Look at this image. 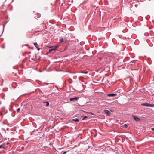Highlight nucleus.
I'll use <instances>...</instances> for the list:
<instances>
[{"label":"nucleus","instance_id":"f03ea898","mask_svg":"<svg viewBox=\"0 0 154 154\" xmlns=\"http://www.w3.org/2000/svg\"><path fill=\"white\" fill-rule=\"evenodd\" d=\"M132 116L136 121L137 122L140 121V119L137 116L135 115H132Z\"/></svg>","mask_w":154,"mask_h":154},{"label":"nucleus","instance_id":"423d86ee","mask_svg":"<svg viewBox=\"0 0 154 154\" xmlns=\"http://www.w3.org/2000/svg\"><path fill=\"white\" fill-rule=\"evenodd\" d=\"M34 44V45L35 46V47H36V48H37L38 50H39L40 48L38 47V44L36 43H35Z\"/></svg>","mask_w":154,"mask_h":154},{"label":"nucleus","instance_id":"0eeeda50","mask_svg":"<svg viewBox=\"0 0 154 154\" xmlns=\"http://www.w3.org/2000/svg\"><path fill=\"white\" fill-rule=\"evenodd\" d=\"M58 47V46L54 47V48L51 49L50 50V51H51L52 50H56V48H57Z\"/></svg>","mask_w":154,"mask_h":154},{"label":"nucleus","instance_id":"f3484780","mask_svg":"<svg viewBox=\"0 0 154 154\" xmlns=\"http://www.w3.org/2000/svg\"><path fill=\"white\" fill-rule=\"evenodd\" d=\"M2 145H0V148H2Z\"/></svg>","mask_w":154,"mask_h":154},{"label":"nucleus","instance_id":"20e7f679","mask_svg":"<svg viewBox=\"0 0 154 154\" xmlns=\"http://www.w3.org/2000/svg\"><path fill=\"white\" fill-rule=\"evenodd\" d=\"M79 99V98L78 97H74L72 98H71L70 99V101H76Z\"/></svg>","mask_w":154,"mask_h":154},{"label":"nucleus","instance_id":"7ed1b4c3","mask_svg":"<svg viewBox=\"0 0 154 154\" xmlns=\"http://www.w3.org/2000/svg\"><path fill=\"white\" fill-rule=\"evenodd\" d=\"M104 112H105L106 114V115L108 116H110L111 114V113L110 111L107 110H105Z\"/></svg>","mask_w":154,"mask_h":154},{"label":"nucleus","instance_id":"a211bd4d","mask_svg":"<svg viewBox=\"0 0 154 154\" xmlns=\"http://www.w3.org/2000/svg\"><path fill=\"white\" fill-rule=\"evenodd\" d=\"M9 144V143H7V145H8V144Z\"/></svg>","mask_w":154,"mask_h":154},{"label":"nucleus","instance_id":"1a4fd4ad","mask_svg":"<svg viewBox=\"0 0 154 154\" xmlns=\"http://www.w3.org/2000/svg\"><path fill=\"white\" fill-rule=\"evenodd\" d=\"M44 103H46V106H48L49 105V103L48 102H43Z\"/></svg>","mask_w":154,"mask_h":154},{"label":"nucleus","instance_id":"f8f14e48","mask_svg":"<svg viewBox=\"0 0 154 154\" xmlns=\"http://www.w3.org/2000/svg\"><path fill=\"white\" fill-rule=\"evenodd\" d=\"M83 117H84L82 119V120H84L85 118H87V116H83Z\"/></svg>","mask_w":154,"mask_h":154},{"label":"nucleus","instance_id":"39448f33","mask_svg":"<svg viewBox=\"0 0 154 154\" xmlns=\"http://www.w3.org/2000/svg\"><path fill=\"white\" fill-rule=\"evenodd\" d=\"M117 94L116 93L115 94H107V96L109 97H113L114 96H117Z\"/></svg>","mask_w":154,"mask_h":154},{"label":"nucleus","instance_id":"4468645a","mask_svg":"<svg viewBox=\"0 0 154 154\" xmlns=\"http://www.w3.org/2000/svg\"><path fill=\"white\" fill-rule=\"evenodd\" d=\"M82 73L87 74L88 73V72H82Z\"/></svg>","mask_w":154,"mask_h":154},{"label":"nucleus","instance_id":"ddd939ff","mask_svg":"<svg viewBox=\"0 0 154 154\" xmlns=\"http://www.w3.org/2000/svg\"><path fill=\"white\" fill-rule=\"evenodd\" d=\"M20 110V109L19 108L17 109V113H18Z\"/></svg>","mask_w":154,"mask_h":154},{"label":"nucleus","instance_id":"f257e3e1","mask_svg":"<svg viewBox=\"0 0 154 154\" xmlns=\"http://www.w3.org/2000/svg\"><path fill=\"white\" fill-rule=\"evenodd\" d=\"M141 105L147 107H154V104H150L148 103H143Z\"/></svg>","mask_w":154,"mask_h":154},{"label":"nucleus","instance_id":"9b49d317","mask_svg":"<svg viewBox=\"0 0 154 154\" xmlns=\"http://www.w3.org/2000/svg\"><path fill=\"white\" fill-rule=\"evenodd\" d=\"M73 121H77V122H79V120L78 119H73L72 120Z\"/></svg>","mask_w":154,"mask_h":154},{"label":"nucleus","instance_id":"dca6fc26","mask_svg":"<svg viewBox=\"0 0 154 154\" xmlns=\"http://www.w3.org/2000/svg\"><path fill=\"white\" fill-rule=\"evenodd\" d=\"M66 153V152H64L63 154H65Z\"/></svg>","mask_w":154,"mask_h":154},{"label":"nucleus","instance_id":"9d476101","mask_svg":"<svg viewBox=\"0 0 154 154\" xmlns=\"http://www.w3.org/2000/svg\"><path fill=\"white\" fill-rule=\"evenodd\" d=\"M60 42H66V41L63 39H62L60 41Z\"/></svg>","mask_w":154,"mask_h":154},{"label":"nucleus","instance_id":"2eb2a0df","mask_svg":"<svg viewBox=\"0 0 154 154\" xmlns=\"http://www.w3.org/2000/svg\"><path fill=\"white\" fill-rule=\"evenodd\" d=\"M151 129H152V130H153V131H154V128H151Z\"/></svg>","mask_w":154,"mask_h":154},{"label":"nucleus","instance_id":"6e6552de","mask_svg":"<svg viewBox=\"0 0 154 154\" xmlns=\"http://www.w3.org/2000/svg\"><path fill=\"white\" fill-rule=\"evenodd\" d=\"M124 128H126L127 127V125L126 124L122 126Z\"/></svg>","mask_w":154,"mask_h":154}]
</instances>
